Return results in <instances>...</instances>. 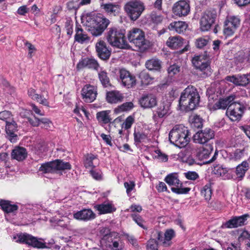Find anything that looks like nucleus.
I'll return each instance as SVG.
<instances>
[{"label":"nucleus","instance_id":"56","mask_svg":"<svg viewBox=\"0 0 250 250\" xmlns=\"http://www.w3.org/2000/svg\"><path fill=\"white\" fill-rule=\"evenodd\" d=\"M134 118L131 116H129L125 119L123 124V126L126 129H129L131 127L132 125L134 123Z\"/></svg>","mask_w":250,"mask_h":250},{"label":"nucleus","instance_id":"64","mask_svg":"<svg viewBox=\"0 0 250 250\" xmlns=\"http://www.w3.org/2000/svg\"><path fill=\"white\" fill-rule=\"evenodd\" d=\"M6 123L5 130H8V131H10V130L12 131H16L17 130V124L15 122L10 123L6 121Z\"/></svg>","mask_w":250,"mask_h":250},{"label":"nucleus","instance_id":"7","mask_svg":"<svg viewBox=\"0 0 250 250\" xmlns=\"http://www.w3.org/2000/svg\"><path fill=\"white\" fill-rule=\"evenodd\" d=\"M165 182L169 186H174L176 187H172L171 191L178 194H186L190 190L189 188H182V183L180 182L177 174L173 173L167 175L165 179Z\"/></svg>","mask_w":250,"mask_h":250},{"label":"nucleus","instance_id":"3","mask_svg":"<svg viewBox=\"0 0 250 250\" xmlns=\"http://www.w3.org/2000/svg\"><path fill=\"white\" fill-rule=\"evenodd\" d=\"M125 31L116 27L108 29L105 38L108 43L113 47L120 49H129L130 46L127 43L125 37Z\"/></svg>","mask_w":250,"mask_h":250},{"label":"nucleus","instance_id":"34","mask_svg":"<svg viewBox=\"0 0 250 250\" xmlns=\"http://www.w3.org/2000/svg\"><path fill=\"white\" fill-rule=\"evenodd\" d=\"M102 6L107 14L110 16H116L119 12V8L117 5L106 3Z\"/></svg>","mask_w":250,"mask_h":250},{"label":"nucleus","instance_id":"8","mask_svg":"<svg viewBox=\"0 0 250 250\" xmlns=\"http://www.w3.org/2000/svg\"><path fill=\"white\" fill-rule=\"evenodd\" d=\"M193 65L203 72L205 77H209L211 74L210 63L207 55L196 56L192 60Z\"/></svg>","mask_w":250,"mask_h":250},{"label":"nucleus","instance_id":"42","mask_svg":"<svg viewBox=\"0 0 250 250\" xmlns=\"http://www.w3.org/2000/svg\"><path fill=\"white\" fill-rule=\"evenodd\" d=\"M168 105L163 104L160 105L157 108L156 112L159 117L163 118L168 113Z\"/></svg>","mask_w":250,"mask_h":250},{"label":"nucleus","instance_id":"15","mask_svg":"<svg viewBox=\"0 0 250 250\" xmlns=\"http://www.w3.org/2000/svg\"><path fill=\"white\" fill-rule=\"evenodd\" d=\"M214 136V131L210 128H206L197 132L193 136L194 141L197 143L204 144Z\"/></svg>","mask_w":250,"mask_h":250},{"label":"nucleus","instance_id":"46","mask_svg":"<svg viewBox=\"0 0 250 250\" xmlns=\"http://www.w3.org/2000/svg\"><path fill=\"white\" fill-rule=\"evenodd\" d=\"M209 41L208 37L198 38L195 42L196 46L198 48H202L207 45Z\"/></svg>","mask_w":250,"mask_h":250},{"label":"nucleus","instance_id":"22","mask_svg":"<svg viewBox=\"0 0 250 250\" xmlns=\"http://www.w3.org/2000/svg\"><path fill=\"white\" fill-rule=\"evenodd\" d=\"M124 97V94L117 90L107 92L106 94L107 102L111 104H117L123 102Z\"/></svg>","mask_w":250,"mask_h":250},{"label":"nucleus","instance_id":"55","mask_svg":"<svg viewBox=\"0 0 250 250\" xmlns=\"http://www.w3.org/2000/svg\"><path fill=\"white\" fill-rule=\"evenodd\" d=\"M237 60L240 62H244L246 61L250 63V49L246 55L243 53H240L237 58Z\"/></svg>","mask_w":250,"mask_h":250},{"label":"nucleus","instance_id":"57","mask_svg":"<svg viewBox=\"0 0 250 250\" xmlns=\"http://www.w3.org/2000/svg\"><path fill=\"white\" fill-rule=\"evenodd\" d=\"M163 17L161 15H158L156 14H152L151 15V21L155 24L160 23L163 20Z\"/></svg>","mask_w":250,"mask_h":250},{"label":"nucleus","instance_id":"1","mask_svg":"<svg viewBox=\"0 0 250 250\" xmlns=\"http://www.w3.org/2000/svg\"><path fill=\"white\" fill-rule=\"evenodd\" d=\"M82 21L89 32L95 37L101 35L110 23L109 20L101 14H86L83 16Z\"/></svg>","mask_w":250,"mask_h":250},{"label":"nucleus","instance_id":"40","mask_svg":"<svg viewBox=\"0 0 250 250\" xmlns=\"http://www.w3.org/2000/svg\"><path fill=\"white\" fill-rule=\"evenodd\" d=\"M201 195L204 197L206 200H209L211 197V189L210 184H206L201 190Z\"/></svg>","mask_w":250,"mask_h":250},{"label":"nucleus","instance_id":"6","mask_svg":"<svg viewBox=\"0 0 250 250\" xmlns=\"http://www.w3.org/2000/svg\"><path fill=\"white\" fill-rule=\"evenodd\" d=\"M124 9L130 18L136 21L145 10V6L140 0H131L125 4Z\"/></svg>","mask_w":250,"mask_h":250},{"label":"nucleus","instance_id":"4","mask_svg":"<svg viewBox=\"0 0 250 250\" xmlns=\"http://www.w3.org/2000/svg\"><path fill=\"white\" fill-rule=\"evenodd\" d=\"M189 133V130L187 127L182 125H176L169 133V141L177 147H185L190 140Z\"/></svg>","mask_w":250,"mask_h":250},{"label":"nucleus","instance_id":"12","mask_svg":"<svg viewBox=\"0 0 250 250\" xmlns=\"http://www.w3.org/2000/svg\"><path fill=\"white\" fill-rule=\"evenodd\" d=\"M17 242L25 243L35 248H43L45 247V244L40 241L37 238L27 233H21L18 235Z\"/></svg>","mask_w":250,"mask_h":250},{"label":"nucleus","instance_id":"54","mask_svg":"<svg viewBox=\"0 0 250 250\" xmlns=\"http://www.w3.org/2000/svg\"><path fill=\"white\" fill-rule=\"evenodd\" d=\"M73 21L69 19H66L65 23V28L68 35L71 36L73 33Z\"/></svg>","mask_w":250,"mask_h":250},{"label":"nucleus","instance_id":"29","mask_svg":"<svg viewBox=\"0 0 250 250\" xmlns=\"http://www.w3.org/2000/svg\"><path fill=\"white\" fill-rule=\"evenodd\" d=\"M28 93L29 96L33 100H36L40 104L45 106H49V103L47 99L45 98H43L42 95L37 94L35 89L30 88L29 89Z\"/></svg>","mask_w":250,"mask_h":250},{"label":"nucleus","instance_id":"17","mask_svg":"<svg viewBox=\"0 0 250 250\" xmlns=\"http://www.w3.org/2000/svg\"><path fill=\"white\" fill-rule=\"evenodd\" d=\"M95 48L97 55L100 59L105 60L109 58L111 55V50L104 41H99L96 43Z\"/></svg>","mask_w":250,"mask_h":250},{"label":"nucleus","instance_id":"14","mask_svg":"<svg viewBox=\"0 0 250 250\" xmlns=\"http://www.w3.org/2000/svg\"><path fill=\"white\" fill-rule=\"evenodd\" d=\"M172 10L174 14L179 17L188 15L190 12L189 1L187 0L178 1L174 4Z\"/></svg>","mask_w":250,"mask_h":250},{"label":"nucleus","instance_id":"35","mask_svg":"<svg viewBox=\"0 0 250 250\" xmlns=\"http://www.w3.org/2000/svg\"><path fill=\"white\" fill-rule=\"evenodd\" d=\"M225 23L236 29L240 25V20L237 16H230L227 17Z\"/></svg>","mask_w":250,"mask_h":250},{"label":"nucleus","instance_id":"21","mask_svg":"<svg viewBox=\"0 0 250 250\" xmlns=\"http://www.w3.org/2000/svg\"><path fill=\"white\" fill-rule=\"evenodd\" d=\"M99 67L97 61L93 58H85L80 61L77 64V67L78 69L84 67L97 69Z\"/></svg>","mask_w":250,"mask_h":250},{"label":"nucleus","instance_id":"58","mask_svg":"<svg viewBox=\"0 0 250 250\" xmlns=\"http://www.w3.org/2000/svg\"><path fill=\"white\" fill-rule=\"evenodd\" d=\"M24 45L27 47L28 50V57L31 58L33 56L32 53L36 51L35 46L28 41L24 42Z\"/></svg>","mask_w":250,"mask_h":250},{"label":"nucleus","instance_id":"27","mask_svg":"<svg viewBox=\"0 0 250 250\" xmlns=\"http://www.w3.org/2000/svg\"><path fill=\"white\" fill-rule=\"evenodd\" d=\"M184 40L180 36L170 37L167 41V45L172 49H177L183 46Z\"/></svg>","mask_w":250,"mask_h":250},{"label":"nucleus","instance_id":"5","mask_svg":"<svg viewBox=\"0 0 250 250\" xmlns=\"http://www.w3.org/2000/svg\"><path fill=\"white\" fill-rule=\"evenodd\" d=\"M71 169V166L69 163L57 159L42 164L40 170L44 173H57L62 175L63 171Z\"/></svg>","mask_w":250,"mask_h":250},{"label":"nucleus","instance_id":"13","mask_svg":"<svg viewBox=\"0 0 250 250\" xmlns=\"http://www.w3.org/2000/svg\"><path fill=\"white\" fill-rule=\"evenodd\" d=\"M250 217V215L245 214L239 216H233L222 225V228L232 229L241 227L246 224V222Z\"/></svg>","mask_w":250,"mask_h":250},{"label":"nucleus","instance_id":"2","mask_svg":"<svg viewBox=\"0 0 250 250\" xmlns=\"http://www.w3.org/2000/svg\"><path fill=\"white\" fill-rule=\"evenodd\" d=\"M199 101L200 96L196 88L189 85L181 93L179 105L186 111H191L197 106Z\"/></svg>","mask_w":250,"mask_h":250},{"label":"nucleus","instance_id":"30","mask_svg":"<svg viewBox=\"0 0 250 250\" xmlns=\"http://www.w3.org/2000/svg\"><path fill=\"white\" fill-rule=\"evenodd\" d=\"M161 63L162 62L158 59L153 58L147 61L145 65L148 70L159 71L161 68Z\"/></svg>","mask_w":250,"mask_h":250},{"label":"nucleus","instance_id":"52","mask_svg":"<svg viewBox=\"0 0 250 250\" xmlns=\"http://www.w3.org/2000/svg\"><path fill=\"white\" fill-rule=\"evenodd\" d=\"M158 243L155 239H150L148 241L146 246L147 250H158Z\"/></svg>","mask_w":250,"mask_h":250},{"label":"nucleus","instance_id":"25","mask_svg":"<svg viewBox=\"0 0 250 250\" xmlns=\"http://www.w3.org/2000/svg\"><path fill=\"white\" fill-rule=\"evenodd\" d=\"M94 208L99 211L100 214L111 213L116 210V208L112 204L106 202L96 205Z\"/></svg>","mask_w":250,"mask_h":250},{"label":"nucleus","instance_id":"32","mask_svg":"<svg viewBox=\"0 0 250 250\" xmlns=\"http://www.w3.org/2000/svg\"><path fill=\"white\" fill-rule=\"evenodd\" d=\"M249 164L246 162H243L240 165H239L236 168V174L237 176V178L241 180L244 176L246 171L248 169Z\"/></svg>","mask_w":250,"mask_h":250},{"label":"nucleus","instance_id":"11","mask_svg":"<svg viewBox=\"0 0 250 250\" xmlns=\"http://www.w3.org/2000/svg\"><path fill=\"white\" fill-rule=\"evenodd\" d=\"M216 17V12L214 10L206 11L200 21V28L202 31H208L214 22Z\"/></svg>","mask_w":250,"mask_h":250},{"label":"nucleus","instance_id":"36","mask_svg":"<svg viewBox=\"0 0 250 250\" xmlns=\"http://www.w3.org/2000/svg\"><path fill=\"white\" fill-rule=\"evenodd\" d=\"M207 95L208 99V106L210 110H212V104L214 101L218 99V94L212 88H208L207 90Z\"/></svg>","mask_w":250,"mask_h":250},{"label":"nucleus","instance_id":"51","mask_svg":"<svg viewBox=\"0 0 250 250\" xmlns=\"http://www.w3.org/2000/svg\"><path fill=\"white\" fill-rule=\"evenodd\" d=\"M191 125L193 127L197 128L202 127V119L199 117V116L195 115L193 117L191 123Z\"/></svg>","mask_w":250,"mask_h":250},{"label":"nucleus","instance_id":"23","mask_svg":"<svg viewBox=\"0 0 250 250\" xmlns=\"http://www.w3.org/2000/svg\"><path fill=\"white\" fill-rule=\"evenodd\" d=\"M27 156L26 149L23 147L16 146L11 152L12 158L18 161H23L27 157Z\"/></svg>","mask_w":250,"mask_h":250},{"label":"nucleus","instance_id":"20","mask_svg":"<svg viewBox=\"0 0 250 250\" xmlns=\"http://www.w3.org/2000/svg\"><path fill=\"white\" fill-rule=\"evenodd\" d=\"M73 217L77 220L88 221L95 219L96 214L91 209H83L74 213Z\"/></svg>","mask_w":250,"mask_h":250},{"label":"nucleus","instance_id":"10","mask_svg":"<svg viewBox=\"0 0 250 250\" xmlns=\"http://www.w3.org/2000/svg\"><path fill=\"white\" fill-rule=\"evenodd\" d=\"M244 106L240 103L232 102L228 107L226 115L232 121L240 120L244 112Z\"/></svg>","mask_w":250,"mask_h":250},{"label":"nucleus","instance_id":"47","mask_svg":"<svg viewBox=\"0 0 250 250\" xmlns=\"http://www.w3.org/2000/svg\"><path fill=\"white\" fill-rule=\"evenodd\" d=\"M213 172L215 174L222 176L228 172V169L226 167H223L222 166L218 165L214 167Z\"/></svg>","mask_w":250,"mask_h":250},{"label":"nucleus","instance_id":"19","mask_svg":"<svg viewBox=\"0 0 250 250\" xmlns=\"http://www.w3.org/2000/svg\"><path fill=\"white\" fill-rule=\"evenodd\" d=\"M139 104L144 108H151L157 104V99L152 94H145L140 98Z\"/></svg>","mask_w":250,"mask_h":250},{"label":"nucleus","instance_id":"63","mask_svg":"<svg viewBox=\"0 0 250 250\" xmlns=\"http://www.w3.org/2000/svg\"><path fill=\"white\" fill-rule=\"evenodd\" d=\"M157 154L156 157L161 162H167L168 160V156L166 154L163 153L160 150H157L156 151Z\"/></svg>","mask_w":250,"mask_h":250},{"label":"nucleus","instance_id":"26","mask_svg":"<svg viewBox=\"0 0 250 250\" xmlns=\"http://www.w3.org/2000/svg\"><path fill=\"white\" fill-rule=\"evenodd\" d=\"M187 28L188 24L182 21L172 22L168 26L170 30L175 31L179 34L183 33Z\"/></svg>","mask_w":250,"mask_h":250},{"label":"nucleus","instance_id":"62","mask_svg":"<svg viewBox=\"0 0 250 250\" xmlns=\"http://www.w3.org/2000/svg\"><path fill=\"white\" fill-rule=\"evenodd\" d=\"M120 78H132L130 73L125 68H121L119 70Z\"/></svg>","mask_w":250,"mask_h":250},{"label":"nucleus","instance_id":"41","mask_svg":"<svg viewBox=\"0 0 250 250\" xmlns=\"http://www.w3.org/2000/svg\"><path fill=\"white\" fill-rule=\"evenodd\" d=\"M98 160L96 156L93 154H88L87 155L84 161V166L86 168H94L95 166L93 165V161Z\"/></svg>","mask_w":250,"mask_h":250},{"label":"nucleus","instance_id":"16","mask_svg":"<svg viewBox=\"0 0 250 250\" xmlns=\"http://www.w3.org/2000/svg\"><path fill=\"white\" fill-rule=\"evenodd\" d=\"M82 96L86 103H92L97 97V91L95 87L90 84H86L82 89Z\"/></svg>","mask_w":250,"mask_h":250},{"label":"nucleus","instance_id":"59","mask_svg":"<svg viewBox=\"0 0 250 250\" xmlns=\"http://www.w3.org/2000/svg\"><path fill=\"white\" fill-rule=\"evenodd\" d=\"M124 186L126 188V193L128 195L131 191L134 188L135 184L134 182L130 181L129 182H126L124 183Z\"/></svg>","mask_w":250,"mask_h":250},{"label":"nucleus","instance_id":"9","mask_svg":"<svg viewBox=\"0 0 250 250\" xmlns=\"http://www.w3.org/2000/svg\"><path fill=\"white\" fill-rule=\"evenodd\" d=\"M127 39L130 43L139 48H141L145 43L144 32L139 28H133L127 33Z\"/></svg>","mask_w":250,"mask_h":250},{"label":"nucleus","instance_id":"50","mask_svg":"<svg viewBox=\"0 0 250 250\" xmlns=\"http://www.w3.org/2000/svg\"><path fill=\"white\" fill-rule=\"evenodd\" d=\"M122 84L127 88L133 87L136 84L135 79H120Z\"/></svg>","mask_w":250,"mask_h":250},{"label":"nucleus","instance_id":"45","mask_svg":"<svg viewBox=\"0 0 250 250\" xmlns=\"http://www.w3.org/2000/svg\"><path fill=\"white\" fill-rule=\"evenodd\" d=\"M180 71V66L177 64H173L169 66L167 69L168 74L170 77L178 73Z\"/></svg>","mask_w":250,"mask_h":250},{"label":"nucleus","instance_id":"37","mask_svg":"<svg viewBox=\"0 0 250 250\" xmlns=\"http://www.w3.org/2000/svg\"><path fill=\"white\" fill-rule=\"evenodd\" d=\"M135 143H140L148 139L147 134L143 132L134 131L133 133Z\"/></svg>","mask_w":250,"mask_h":250},{"label":"nucleus","instance_id":"24","mask_svg":"<svg viewBox=\"0 0 250 250\" xmlns=\"http://www.w3.org/2000/svg\"><path fill=\"white\" fill-rule=\"evenodd\" d=\"M234 97L229 96L227 98L220 99L214 104L212 105V110H215L219 109H225L234 101Z\"/></svg>","mask_w":250,"mask_h":250},{"label":"nucleus","instance_id":"18","mask_svg":"<svg viewBox=\"0 0 250 250\" xmlns=\"http://www.w3.org/2000/svg\"><path fill=\"white\" fill-rule=\"evenodd\" d=\"M213 148L211 146H206L203 147L202 149L198 152L197 157H198L199 159L201 160H205V161L204 162V164L211 163L216 159V156L218 154V152L215 151L212 158L210 159L207 160Z\"/></svg>","mask_w":250,"mask_h":250},{"label":"nucleus","instance_id":"61","mask_svg":"<svg viewBox=\"0 0 250 250\" xmlns=\"http://www.w3.org/2000/svg\"><path fill=\"white\" fill-rule=\"evenodd\" d=\"M184 174L188 180H195L199 177L198 174L195 171H188L185 173Z\"/></svg>","mask_w":250,"mask_h":250},{"label":"nucleus","instance_id":"38","mask_svg":"<svg viewBox=\"0 0 250 250\" xmlns=\"http://www.w3.org/2000/svg\"><path fill=\"white\" fill-rule=\"evenodd\" d=\"M174 236V231L172 229H168L164 233L163 245L165 247L169 246L171 244L170 240Z\"/></svg>","mask_w":250,"mask_h":250},{"label":"nucleus","instance_id":"48","mask_svg":"<svg viewBox=\"0 0 250 250\" xmlns=\"http://www.w3.org/2000/svg\"><path fill=\"white\" fill-rule=\"evenodd\" d=\"M105 230H107V233L103 236L102 240L108 242L109 244H107L109 245V247H111L110 243H112L113 242V237H115L116 233L114 232H110L108 233V232L109 231V230L108 229H105Z\"/></svg>","mask_w":250,"mask_h":250},{"label":"nucleus","instance_id":"39","mask_svg":"<svg viewBox=\"0 0 250 250\" xmlns=\"http://www.w3.org/2000/svg\"><path fill=\"white\" fill-rule=\"evenodd\" d=\"M238 239L240 241H245L247 250H250V234L247 231H243Z\"/></svg>","mask_w":250,"mask_h":250},{"label":"nucleus","instance_id":"49","mask_svg":"<svg viewBox=\"0 0 250 250\" xmlns=\"http://www.w3.org/2000/svg\"><path fill=\"white\" fill-rule=\"evenodd\" d=\"M237 86H246L250 82L249 79H227Z\"/></svg>","mask_w":250,"mask_h":250},{"label":"nucleus","instance_id":"44","mask_svg":"<svg viewBox=\"0 0 250 250\" xmlns=\"http://www.w3.org/2000/svg\"><path fill=\"white\" fill-rule=\"evenodd\" d=\"M133 220L140 227L143 229H146L147 228L145 225V222L143 218L139 215L136 214H132L131 215Z\"/></svg>","mask_w":250,"mask_h":250},{"label":"nucleus","instance_id":"28","mask_svg":"<svg viewBox=\"0 0 250 250\" xmlns=\"http://www.w3.org/2000/svg\"><path fill=\"white\" fill-rule=\"evenodd\" d=\"M75 31V41L81 43H83L84 42L89 40V38L87 34L84 32L80 25H76Z\"/></svg>","mask_w":250,"mask_h":250},{"label":"nucleus","instance_id":"31","mask_svg":"<svg viewBox=\"0 0 250 250\" xmlns=\"http://www.w3.org/2000/svg\"><path fill=\"white\" fill-rule=\"evenodd\" d=\"M0 206L2 210L6 213L14 212L17 210L18 207L16 205H12L8 201L1 200L0 201Z\"/></svg>","mask_w":250,"mask_h":250},{"label":"nucleus","instance_id":"53","mask_svg":"<svg viewBox=\"0 0 250 250\" xmlns=\"http://www.w3.org/2000/svg\"><path fill=\"white\" fill-rule=\"evenodd\" d=\"M236 30L235 28H233L232 27L225 22L223 32L224 35L226 36L232 35Z\"/></svg>","mask_w":250,"mask_h":250},{"label":"nucleus","instance_id":"33","mask_svg":"<svg viewBox=\"0 0 250 250\" xmlns=\"http://www.w3.org/2000/svg\"><path fill=\"white\" fill-rule=\"evenodd\" d=\"M109 112L110 111L109 110L102 111L98 112L96 114V117L98 121L99 122H101L105 124L110 123L111 120V118L109 115Z\"/></svg>","mask_w":250,"mask_h":250},{"label":"nucleus","instance_id":"60","mask_svg":"<svg viewBox=\"0 0 250 250\" xmlns=\"http://www.w3.org/2000/svg\"><path fill=\"white\" fill-rule=\"evenodd\" d=\"M92 177L97 180H101L102 179V173L101 170L92 169L90 171Z\"/></svg>","mask_w":250,"mask_h":250},{"label":"nucleus","instance_id":"43","mask_svg":"<svg viewBox=\"0 0 250 250\" xmlns=\"http://www.w3.org/2000/svg\"><path fill=\"white\" fill-rule=\"evenodd\" d=\"M133 107V104L130 102H126L115 109L116 113L122 111H129Z\"/></svg>","mask_w":250,"mask_h":250}]
</instances>
